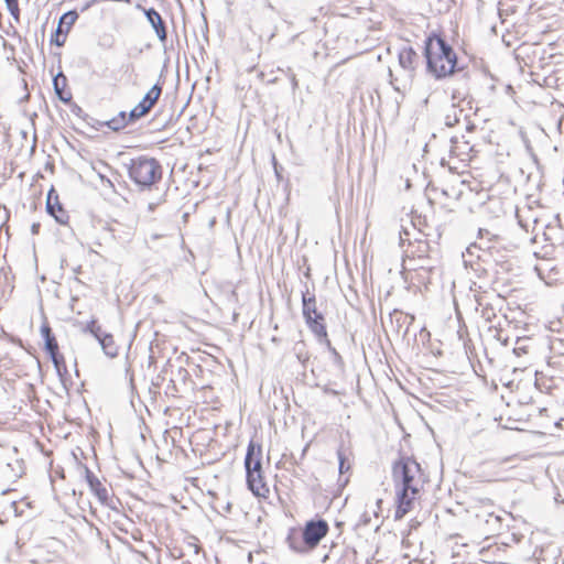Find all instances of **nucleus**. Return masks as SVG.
Returning <instances> with one entry per match:
<instances>
[{"instance_id": "1", "label": "nucleus", "mask_w": 564, "mask_h": 564, "mask_svg": "<svg viewBox=\"0 0 564 564\" xmlns=\"http://www.w3.org/2000/svg\"><path fill=\"white\" fill-rule=\"evenodd\" d=\"M392 480L397 495L394 519L401 520L409 513L414 501L420 497L424 484L421 465L411 456H400L392 464Z\"/></svg>"}, {"instance_id": "2", "label": "nucleus", "mask_w": 564, "mask_h": 564, "mask_svg": "<svg viewBox=\"0 0 564 564\" xmlns=\"http://www.w3.org/2000/svg\"><path fill=\"white\" fill-rule=\"evenodd\" d=\"M423 55L426 62V72L435 79H443L459 70L457 55L453 47L435 32L426 36Z\"/></svg>"}, {"instance_id": "3", "label": "nucleus", "mask_w": 564, "mask_h": 564, "mask_svg": "<svg viewBox=\"0 0 564 564\" xmlns=\"http://www.w3.org/2000/svg\"><path fill=\"white\" fill-rule=\"evenodd\" d=\"M129 177L141 189H149L162 178V166L154 158L141 155L123 164Z\"/></svg>"}, {"instance_id": "4", "label": "nucleus", "mask_w": 564, "mask_h": 564, "mask_svg": "<svg viewBox=\"0 0 564 564\" xmlns=\"http://www.w3.org/2000/svg\"><path fill=\"white\" fill-rule=\"evenodd\" d=\"M302 314L308 329L316 338H326L325 316L317 310L316 297L314 293L308 291L307 284L302 291Z\"/></svg>"}, {"instance_id": "5", "label": "nucleus", "mask_w": 564, "mask_h": 564, "mask_svg": "<svg viewBox=\"0 0 564 564\" xmlns=\"http://www.w3.org/2000/svg\"><path fill=\"white\" fill-rule=\"evenodd\" d=\"M329 525L326 520L318 518L305 523L302 534L303 543L308 551L314 550L319 542L327 535Z\"/></svg>"}, {"instance_id": "6", "label": "nucleus", "mask_w": 564, "mask_h": 564, "mask_svg": "<svg viewBox=\"0 0 564 564\" xmlns=\"http://www.w3.org/2000/svg\"><path fill=\"white\" fill-rule=\"evenodd\" d=\"M162 94L160 84H154L143 98L129 112L130 120H139L144 117L150 109L156 104Z\"/></svg>"}, {"instance_id": "7", "label": "nucleus", "mask_w": 564, "mask_h": 564, "mask_svg": "<svg viewBox=\"0 0 564 564\" xmlns=\"http://www.w3.org/2000/svg\"><path fill=\"white\" fill-rule=\"evenodd\" d=\"M246 476L252 478L254 473L263 471L262 469V446L254 441H250L247 446L245 456Z\"/></svg>"}, {"instance_id": "8", "label": "nucleus", "mask_w": 564, "mask_h": 564, "mask_svg": "<svg viewBox=\"0 0 564 564\" xmlns=\"http://www.w3.org/2000/svg\"><path fill=\"white\" fill-rule=\"evenodd\" d=\"M46 212L54 217L58 224L66 225L68 223L69 216L59 203L58 195L53 187L47 193Z\"/></svg>"}, {"instance_id": "9", "label": "nucleus", "mask_w": 564, "mask_h": 564, "mask_svg": "<svg viewBox=\"0 0 564 564\" xmlns=\"http://www.w3.org/2000/svg\"><path fill=\"white\" fill-rule=\"evenodd\" d=\"M143 12L148 22L153 28L159 41L164 44L167 39V32L161 14L154 8L143 9Z\"/></svg>"}, {"instance_id": "10", "label": "nucleus", "mask_w": 564, "mask_h": 564, "mask_svg": "<svg viewBox=\"0 0 564 564\" xmlns=\"http://www.w3.org/2000/svg\"><path fill=\"white\" fill-rule=\"evenodd\" d=\"M398 58L400 66L409 73H413L420 62L419 54L411 46L401 48Z\"/></svg>"}, {"instance_id": "11", "label": "nucleus", "mask_w": 564, "mask_h": 564, "mask_svg": "<svg viewBox=\"0 0 564 564\" xmlns=\"http://www.w3.org/2000/svg\"><path fill=\"white\" fill-rule=\"evenodd\" d=\"M85 478L90 490L96 495L98 500L101 503H106L109 498L108 490L88 467H85Z\"/></svg>"}, {"instance_id": "12", "label": "nucleus", "mask_w": 564, "mask_h": 564, "mask_svg": "<svg viewBox=\"0 0 564 564\" xmlns=\"http://www.w3.org/2000/svg\"><path fill=\"white\" fill-rule=\"evenodd\" d=\"M248 489L257 497H265L269 494V487L264 481L263 471L252 475V478L246 476Z\"/></svg>"}, {"instance_id": "13", "label": "nucleus", "mask_w": 564, "mask_h": 564, "mask_svg": "<svg viewBox=\"0 0 564 564\" xmlns=\"http://www.w3.org/2000/svg\"><path fill=\"white\" fill-rule=\"evenodd\" d=\"M41 336L44 340V350L47 355L56 352L59 350L58 343L56 340L55 335L52 332V328L47 323H43L40 328Z\"/></svg>"}, {"instance_id": "14", "label": "nucleus", "mask_w": 564, "mask_h": 564, "mask_svg": "<svg viewBox=\"0 0 564 564\" xmlns=\"http://www.w3.org/2000/svg\"><path fill=\"white\" fill-rule=\"evenodd\" d=\"M66 82H67L66 76L63 73H58L53 78L54 91H55L57 98L63 102H68L72 99V95L69 93L66 94L64 91Z\"/></svg>"}, {"instance_id": "15", "label": "nucleus", "mask_w": 564, "mask_h": 564, "mask_svg": "<svg viewBox=\"0 0 564 564\" xmlns=\"http://www.w3.org/2000/svg\"><path fill=\"white\" fill-rule=\"evenodd\" d=\"M99 345L106 356H108L110 358H115L118 356V347L115 344L112 334L107 333L106 335H102V338H101Z\"/></svg>"}, {"instance_id": "16", "label": "nucleus", "mask_w": 564, "mask_h": 564, "mask_svg": "<svg viewBox=\"0 0 564 564\" xmlns=\"http://www.w3.org/2000/svg\"><path fill=\"white\" fill-rule=\"evenodd\" d=\"M286 542L290 549L297 553L308 552V549H306V546L303 543V534L299 536L294 530H291L290 533L288 534Z\"/></svg>"}, {"instance_id": "17", "label": "nucleus", "mask_w": 564, "mask_h": 564, "mask_svg": "<svg viewBox=\"0 0 564 564\" xmlns=\"http://www.w3.org/2000/svg\"><path fill=\"white\" fill-rule=\"evenodd\" d=\"M78 13L75 10H70L65 12L58 21V29H64V33L67 34L73 26V24L77 21Z\"/></svg>"}, {"instance_id": "18", "label": "nucleus", "mask_w": 564, "mask_h": 564, "mask_svg": "<svg viewBox=\"0 0 564 564\" xmlns=\"http://www.w3.org/2000/svg\"><path fill=\"white\" fill-rule=\"evenodd\" d=\"M317 340L325 345L327 350L332 354V360L334 365H336L338 368L344 367V360L340 356V354L336 350L335 347L332 346L330 340L328 339V336L326 335V338H317Z\"/></svg>"}, {"instance_id": "19", "label": "nucleus", "mask_w": 564, "mask_h": 564, "mask_svg": "<svg viewBox=\"0 0 564 564\" xmlns=\"http://www.w3.org/2000/svg\"><path fill=\"white\" fill-rule=\"evenodd\" d=\"M502 519L500 516H497L495 513H488L485 519V523L489 527V532H498L502 527Z\"/></svg>"}, {"instance_id": "20", "label": "nucleus", "mask_w": 564, "mask_h": 564, "mask_svg": "<svg viewBox=\"0 0 564 564\" xmlns=\"http://www.w3.org/2000/svg\"><path fill=\"white\" fill-rule=\"evenodd\" d=\"M531 339L529 337H518L516 339V346L513 347V352L517 355V356H522V355H525L528 354V350H529V345L528 343L530 341Z\"/></svg>"}, {"instance_id": "21", "label": "nucleus", "mask_w": 564, "mask_h": 564, "mask_svg": "<svg viewBox=\"0 0 564 564\" xmlns=\"http://www.w3.org/2000/svg\"><path fill=\"white\" fill-rule=\"evenodd\" d=\"M338 457V469L340 474H345L350 469V465L347 462V455L343 446L337 449Z\"/></svg>"}, {"instance_id": "22", "label": "nucleus", "mask_w": 564, "mask_h": 564, "mask_svg": "<svg viewBox=\"0 0 564 564\" xmlns=\"http://www.w3.org/2000/svg\"><path fill=\"white\" fill-rule=\"evenodd\" d=\"M6 3V7L10 14L13 17L14 20H19L20 18V8H19V0H3Z\"/></svg>"}, {"instance_id": "23", "label": "nucleus", "mask_w": 564, "mask_h": 564, "mask_svg": "<svg viewBox=\"0 0 564 564\" xmlns=\"http://www.w3.org/2000/svg\"><path fill=\"white\" fill-rule=\"evenodd\" d=\"M66 35L67 34L64 33V29L59 30L57 28L55 33L52 34V36H51V43L55 44L56 46H63L66 41Z\"/></svg>"}, {"instance_id": "24", "label": "nucleus", "mask_w": 564, "mask_h": 564, "mask_svg": "<svg viewBox=\"0 0 564 564\" xmlns=\"http://www.w3.org/2000/svg\"><path fill=\"white\" fill-rule=\"evenodd\" d=\"M55 370H61V367L66 366L64 356L58 351L48 355Z\"/></svg>"}, {"instance_id": "25", "label": "nucleus", "mask_w": 564, "mask_h": 564, "mask_svg": "<svg viewBox=\"0 0 564 564\" xmlns=\"http://www.w3.org/2000/svg\"><path fill=\"white\" fill-rule=\"evenodd\" d=\"M102 124H105L106 127H108L110 130H112L115 132L120 131L121 129H123L126 127L119 119H117V117L106 120L105 122H102Z\"/></svg>"}, {"instance_id": "26", "label": "nucleus", "mask_w": 564, "mask_h": 564, "mask_svg": "<svg viewBox=\"0 0 564 564\" xmlns=\"http://www.w3.org/2000/svg\"><path fill=\"white\" fill-rule=\"evenodd\" d=\"M99 327H100V325L97 323V321L96 319H91V321H89L86 324V326L84 328V332L93 334V333H96V329L99 328Z\"/></svg>"}, {"instance_id": "27", "label": "nucleus", "mask_w": 564, "mask_h": 564, "mask_svg": "<svg viewBox=\"0 0 564 564\" xmlns=\"http://www.w3.org/2000/svg\"><path fill=\"white\" fill-rule=\"evenodd\" d=\"M116 117L123 123V126H128L129 122L135 121V120H130L129 112H126V111H120Z\"/></svg>"}, {"instance_id": "28", "label": "nucleus", "mask_w": 564, "mask_h": 564, "mask_svg": "<svg viewBox=\"0 0 564 564\" xmlns=\"http://www.w3.org/2000/svg\"><path fill=\"white\" fill-rule=\"evenodd\" d=\"M427 249H429V243L426 241H420L417 245L419 257L420 258L423 257V254L427 252Z\"/></svg>"}, {"instance_id": "29", "label": "nucleus", "mask_w": 564, "mask_h": 564, "mask_svg": "<svg viewBox=\"0 0 564 564\" xmlns=\"http://www.w3.org/2000/svg\"><path fill=\"white\" fill-rule=\"evenodd\" d=\"M481 316L486 319V321H491V317L495 316V312L492 308H488V307H485L481 312Z\"/></svg>"}, {"instance_id": "30", "label": "nucleus", "mask_w": 564, "mask_h": 564, "mask_svg": "<svg viewBox=\"0 0 564 564\" xmlns=\"http://www.w3.org/2000/svg\"><path fill=\"white\" fill-rule=\"evenodd\" d=\"M108 332L104 330L101 326L96 329V333H93L91 335L97 339L98 343H100L102 335H106Z\"/></svg>"}, {"instance_id": "31", "label": "nucleus", "mask_w": 564, "mask_h": 564, "mask_svg": "<svg viewBox=\"0 0 564 564\" xmlns=\"http://www.w3.org/2000/svg\"><path fill=\"white\" fill-rule=\"evenodd\" d=\"M56 373H57V376L59 377V379H61L62 381H64V380H65V377L68 375L67 367H66V366L61 367V370H56Z\"/></svg>"}, {"instance_id": "32", "label": "nucleus", "mask_w": 564, "mask_h": 564, "mask_svg": "<svg viewBox=\"0 0 564 564\" xmlns=\"http://www.w3.org/2000/svg\"><path fill=\"white\" fill-rule=\"evenodd\" d=\"M91 122H89V124L96 129H99L100 127H106L105 124H102L104 121H100V120H97V119H94V118H90Z\"/></svg>"}, {"instance_id": "33", "label": "nucleus", "mask_w": 564, "mask_h": 564, "mask_svg": "<svg viewBox=\"0 0 564 564\" xmlns=\"http://www.w3.org/2000/svg\"><path fill=\"white\" fill-rule=\"evenodd\" d=\"M479 237L480 239L482 240L485 237L488 238V240H490L491 238V234L489 232V230L487 229H479Z\"/></svg>"}, {"instance_id": "34", "label": "nucleus", "mask_w": 564, "mask_h": 564, "mask_svg": "<svg viewBox=\"0 0 564 564\" xmlns=\"http://www.w3.org/2000/svg\"><path fill=\"white\" fill-rule=\"evenodd\" d=\"M290 78H291L292 87H293V89H295L299 85L295 74L291 73Z\"/></svg>"}, {"instance_id": "35", "label": "nucleus", "mask_w": 564, "mask_h": 564, "mask_svg": "<svg viewBox=\"0 0 564 564\" xmlns=\"http://www.w3.org/2000/svg\"><path fill=\"white\" fill-rule=\"evenodd\" d=\"M96 2V0H91L87 3H84V7L82 8V11H85L87 10L88 8H90L94 3Z\"/></svg>"}, {"instance_id": "36", "label": "nucleus", "mask_w": 564, "mask_h": 564, "mask_svg": "<svg viewBox=\"0 0 564 564\" xmlns=\"http://www.w3.org/2000/svg\"><path fill=\"white\" fill-rule=\"evenodd\" d=\"M39 229H40V224H33L31 226V231L32 234H37L39 232Z\"/></svg>"}, {"instance_id": "37", "label": "nucleus", "mask_w": 564, "mask_h": 564, "mask_svg": "<svg viewBox=\"0 0 564 564\" xmlns=\"http://www.w3.org/2000/svg\"><path fill=\"white\" fill-rule=\"evenodd\" d=\"M73 112L77 116H79L83 112V109L79 106H75L73 109Z\"/></svg>"}, {"instance_id": "38", "label": "nucleus", "mask_w": 564, "mask_h": 564, "mask_svg": "<svg viewBox=\"0 0 564 564\" xmlns=\"http://www.w3.org/2000/svg\"><path fill=\"white\" fill-rule=\"evenodd\" d=\"M467 129H468V130H473V129H474V124H469V126H467Z\"/></svg>"}, {"instance_id": "39", "label": "nucleus", "mask_w": 564, "mask_h": 564, "mask_svg": "<svg viewBox=\"0 0 564 564\" xmlns=\"http://www.w3.org/2000/svg\"><path fill=\"white\" fill-rule=\"evenodd\" d=\"M279 173H280V170H278V169L275 167V174H276V176H278V177H280V174H279Z\"/></svg>"}, {"instance_id": "40", "label": "nucleus", "mask_w": 564, "mask_h": 564, "mask_svg": "<svg viewBox=\"0 0 564 564\" xmlns=\"http://www.w3.org/2000/svg\"><path fill=\"white\" fill-rule=\"evenodd\" d=\"M279 173H280V170H278V169L275 167V174H276V176H278V177H280V174H279Z\"/></svg>"}, {"instance_id": "41", "label": "nucleus", "mask_w": 564, "mask_h": 564, "mask_svg": "<svg viewBox=\"0 0 564 564\" xmlns=\"http://www.w3.org/2000/svg\"><path fill=\"white\" fill-rule=\"evenodd\" d=\"M296 37L297 35L292 36L291 42H293Z\"/></svg>"}, {"instance_id": "42", "label": "nucleus", "mask_w": 564, "mask_h": 564, "mask_svg": "<svg viewBox=\"0 0 564 564\" xmlns=\"http://www.w3.org/2000/svg\"><path fill=\"white\" fill-rule=\"evenodd\" d=\"M394 89H395L397 91H401L400 87L394 86Z\"/></svg>"}, {"instance_id": "43", "label": "nucleus", "mask_w": 564, "mask_h": 564, "mask_svg": "<svg viewBox=\"0 0 564 564\" xmlns=\"http://www.w3.org/2000/svg\"><path fill=\"white\" fill-rule=\"evenodd\" d=\"M153 207H154V205H153V204H150V205H149V208H150L151 210L153 209Z\"/></svg>"}]
</instances>
